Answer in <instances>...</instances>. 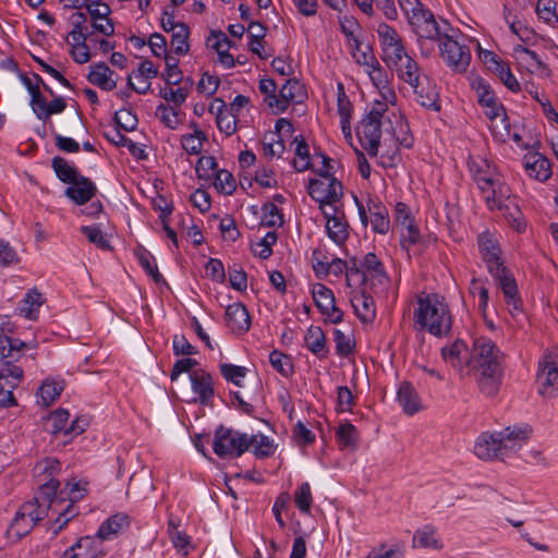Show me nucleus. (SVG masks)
Returning a JSON list of instances; mask_svg holds the SVG:
<instances>
[{
    "label": "nucleus",
    "instance_id": "obj_4",
    "mask_svg": "<svg viewBox=\"0 0 558 558\" xmlns=\"http://www.w3.org/2000/svg\"><path fill=\"white\" fill-rule=\"evenodd\" d=\"M480 193L489 210L500 211L518 232L525 229L522 213L502 175L496 178L495 182L482 189Z\"/></svg>",
    "mask_w": 558,
    "mask_h": 558
},
{
    "label": "nucleus",
    "instance_id": "obj_54",
    "mask_svg": "<svg viewBox=\"0 0 558 558\" xmlns=\"http://www.w3.org/2000/svg\"><path fill=\"white\" fill-rule=\"evenodd\" d=\"M470 293L473 298L478 299V310L483 315H485L489 299L488 289L485 282L480 278H473L470 282Z\"/></svg>",
    "mask_w": 558,
    "mask_h": 558
},
{
    "label": "nucleus",
    "instance_id": "obj_55",
    "mask_svg": "<svg viewBox=\"0 0 558 558\" xmlns=\"http://www.w3.org/2000/svg\"><path fill=\"white\" fill-rule=\"evenodd\" d=\"M404 548L400 544L388 546L386 543L379 544L372 549L366 558H403Z\"/></svg>",
    "mask_w": 558,
    "mask_h": 558
},
{
    "label": "nucleus",
    "instance_id": "obj_17",
    "mask_svg": "<svg viewBox=\"0 0 558 558\" xmlns=\"http://www.w3.org/2000/svg\"><path fill=\"white\" fill-rule=\"evenodd\" d=\"M323 215L326 219V231L330 240L337 245H342L349 236V225L343 215H339L337 206L323 207Z\"/></svg>",
    "mask_w": 558,
    "mask_h": 558
},
{
    "label": "nucleus",
    "instance_id": "obj_45",
    "mask_svg": "<svg viewBox=\"0 0 558 558\" xmlns=\"http://www.w3.org/2000/svg\"><path fill=\"white\" fill-rule=\"evenodd\" d=\"M515 56L518 62L525 66L529 72H536L545 69V64L542 62L538 54L527 48L519 47L515 49Z\"/></svg>",
    "mask_w": 558,
    "mask_h": 558
},
{
    "label": "nucleus",
    "instance_id": "obj_23",
    "mask_svg": "<svg viewBox=\"0 0 558 558\" xmlns=\"http://www.w3.org/2000/svg\"><path fill=\"white\" fill-rule=\"evenodd\" d=\"M190 380L192 390L196 396L193 400L202 404H208L215 392L211 375L204 369H196L190 374Z\"/></svg>",
    "mask_w": 558,
    "mask_h": 558
},
{
    "label": "nucleus",
    "instance_id": "obj_62",
    "mask_svg": "<svg viewBox=\"0 0 558 558\" xmlns=\"http://www.w3.org/2000/svg\"><path fill=\"white\" fill-rule=\"evenodd\" d=\"M383 51L402 41L395 28L387 24H380L377 29Z\"/></svg>",
    "mask_w": 558,
    "mask_h": 558
},
{
    "label": "nucleus",
    "instance_id": "obj_12",
    "mask_svg": "<svg viewBox=\"0 0 558 558\" xmlns=\"http://www.w3.org/2000/svg\"><path fill=\"white\" fill-rule=\"evenodd\" d=\"M537 383L542 396L553 398L558 395V348L547 352L538 362Z\"/></svg>",
    "mask_w": 558,
    "mask_h": 558
},
{
    "label": "nucleus",
    "instance_id": "obj_2",
    "mask_svg": "<svg viewBox=\"0 0 558 558\" xmlns=\"http://www.w3.org/2000/svg\"><path fill=\"white\" fill-rule=\"evenodd\" d=\"M500 350L487 337L474 340L469 364L476 371L480 389L486 396H494L500 384Z\"/></svg>",
    "mask_w": 558,
    "mask_h": 558
},
{
    "label": "nucleus",
    "instance_id": "obj_39",
    "mask_svg": "<svg viewBox=\"0 0 558 558\" xmlns=\"http://www.w3.org/2000/svg\"><path fill=\"white\" fill-rule=\"evenodd\" d=\"M492 61L490 69L499 76L500 81L511 90L519 92L520 84L512 74L509 65L504 61L497 59L496 54L489 53Z\"/></svg>",
    "mask_w": 558,
    "mask_h": 558
},
{
    "label": "nucleus",
    "instance_id": "obj_63",
    "mask_svg": "<svg viewBox=\"0 0 558 558\" xmlns=\"http://www.w3.org/2000/svg\"><path fill=\"white\" fill-rule=\"evenodd\" d=\"M69 417H70V414L66 410L58 409V410L53 411L48 416V420H47V424L50 427V432L52 434H58L61 432L65 434V429H68L66 424H68Z\"/></svg>",
    "mask_w": 558,
    "mask_h": 558
},
{
    "label": "nucleus",
    "instance_id": "obj_19",
    "mask_svg": "<svg viewBox=\"0 0 558 558\" xmlns=\"http://www.w3.org/2000/svg\"><path fill=\"white\" fill-rule=\"evenodd\" d=\"M104 556L102 543L96 536H82L60 558H98Z\"/></svg>",
    "mask_w": 558,
    "mask_h": 558
},
{
    "label": "nucleus",
    "instance_id": "obj_41",
    "mask_svg": "<svg viewBox=\"0 0 558 558\" xmlns=\"http://www.w3.org/2000/svg\"><path fill=\"white\" fill-rule=\"evenodd\" d=\"M336 436L338 444L342 448H348L350 450L356 449L360 434L353 424L349 422L340 423L337 428Z\"/></svg>",
    "mask_w": 558,
    "mask_h": 558
},
{
    "label": "nucleus",
    "instance_id": "obj_48",
    "mask_svg": "<svg viewBox=\"0 0 558 558\" xmlns=\"http://www.w3.org/2000/svg\"><path fill=\"white\" fill-rule=\"evenodd\" d=\"M189 36L190 29L186 24H180L171 33V47L177 54H186L189 52Z\"/></svg>",
    "mask_w": 558,
    "mask_h": 558
},
{
    "label": "nucleus",
    "instance_id": "obj_1",
    "mask_svg": "<svg viewBox=\"0 0 558 558\" xmlns=\"http://www.w3.org/2000/svg\"><path fill=\"white\" fill-rule=\"evenodd\" d=\"M477 243L482 259L486 264L488 272L498 282L510 314L515 316L521 312L518 287L513 276L504 265V258L497 239L490 233H482L478 235Z\"/></svg>",
    "mask_w": 558,
    "mask_h": 558
},
{
    "label": "nucleus",
    "instance_id": "obj_13",
    "mask_svg": "<svg viewBox=\"0 0 558 558\" xmlns=\"http://www.w3.org/2000/svg\"><path fill=\"white\" fill-rule=\"evenodd\" d=\"M312 296L320 313L331 323L338 324L342 320L343 313L336 306L331 289L322 283H315L312 288Z\"/></svg>",
    "mask_w": 558,
    "mask_h": 558
},
{
    "label": "nucleus",
    "instance_id": "obj_10",
    "mask_svg": "<svg viewBox=\"0 0 558 558\" xmlns=\"http://www.w3.org/2000/svg\"><path fill=\"white\" fill-rule=\"evenodd\" d=\"M247 441L246 434L219 426L214 435L213 450L221 459L238 458L247 450Z\"/></svg>",
    "mask_w": 558,
    "mask_h": 558
},
{
    "label": "nucleus",
    "instance_id": "obj_33",
    "mask_svg": "<svg viewBox=\"0 0 558 558\" xmlns=\"http://www.w3.org/2000/svg\"><path fill=\"white\" fill-rule=\"evenodd\" d=\"M412 546L440 550L444 547V544L441 538L438 536L436 529L433 525L427 524L414 532Z\"/></svg>",
    "mask_w": 558,
    "mask_h": 558
},
{
    "label": "nucleus",
    "instance_id": "obj_59",
    "mask_svg": "<svg viewBox=\"0 0 558 558\" xmlns=\"http://www.w3.org/2000/svg\"><path fill=\"white\" fill-rule=\"evenodd\" d=\"M269 362L271 366L279 372L282 376L289 377L293 373V365L288 355L280 351L274 350L269 354Z\"/></svg>",
    "mask_w": 558,
    "mask_h": 558
},
{
    "label": "nucleus",
    "instance_id": "obj_29",
    "mask_svg": "<svg viewBox=\"0 0 558 558\" xmlns=\"http://www.w3.org/2000/svg\"><path fill=\"white\" fill-rule=\"evenodd\" d=\"M372 229L380 234H386L390 228L389 213L387 207L377 198L367 202Z\"/></svg>",
    "mask_w": 558,
    "mask_h": 558
},
{
    "label": "nucleus",
    "instance_id": "obj_25",
    "mask_svg": "<svg viewBox=\"0 0 558 558\" xmlns=\"http://www.w3.org/2000/svg\"><path fill=\"white\" fill-rule=\"evenodd\" d=\"M390 68L393 69L399 78L408 83L416 94H422V92L418 90L421 77L420 66L411 56L407 54L402 60Z\"/></svg>",
    "mask_w": 558,
    "mask_h": 558
},
{
    "label": "nucleus",
    "instance_id": "obj_14",
    "mask_svg": "<svg viewBox=\"0 0 558 558\" xmlns=\"http://www.w3.org/2000/svg\"><path fill=\"white\" fill-rule=\"evenodd\" d=\"M356 135L367 154L372 157L377 156L381 136L380 121L365 116L356 128Z\"/></svg>",
    "mask_w": 558,
    "mask_h": 558
},
{
    "label": "nucleus",
    "instance_id": "obj_15",
    "mask_svg": "<svg viewBox=\"0 0 558 558\" xmlns=\"http://www.w3.org/2000/svg\"><path fill=\"white\" fill-rule=\"evenodd\" d=\"M305 96L304 87L296 80H287L279 90L278 98L270 97L269 108L275 114L282 113L291 102H301Z\"/></svg>",
    "mask_w": 558,
    "mask_h": 558
},
{
    "label": "nucleus",
    "instance_id": "obj_27",
    "mask_svg": "<svg viewBox=\"0 0 558 558\" xmlns=\"http://www.w3.org/2000/svg\"><path fill=\"white\" fill-rule=\"evenodd\" d=\"M97 189L94 182L88 178L81 175L74 182L69 184L65 190V195L77 205L88 203L95 195Z\"/></svg>",
    "mask_w": 558,
    "mask_h": 558
},
{
    "label": "nucleus",
    "instance_id": "obj_28",
    "mask_svg": "<svg viewBox=\"0 0 558 558\" xmlns=\"http://www.w3.org/2000/svg\"><path fill=\"white\" fill-rule=\"evenodd\" d=\"M87 78L93 85L107 92L114 89L118 84V75L104 62L93 64Z\"/></svg>",
    "mask_w": 558,
    "mask_h": 558
},
{
    "label": "nucleus",
    "instance_id": "obj_51",
    "mask_svg": "<svg viewBox=\"0 0 558 558\" xmlns=\"http://www.w3.org/2000/svg\"><path fill=\"white\" fill-rule=\"evenodd\" d=\"M348 47L353 59L359 64L365 66V69L376 63L377 60L368 45H362L359 40L355 43V45H349Z\"/></svg>",
    "mask_w": 558,
    "mask_h": 558
},
{
    "label": "nucleus",
    "instance_id": "obj_31",
    "mask_svg": "<svg viewBox=\"0 0 558 558\" xmlns=\"http://www.w3.org/2000/svg\"><path fill=\"white\" fill-rule=\"evenodd\" d=\"M130 526V517L124 512L116 513L109 517L98 529L95 535L99 541L111 539L120 532Z\"/></svg>",
    "mask_w": 558,
    "mask_h": 558
},
{
    "label": "nucleus",
    "instance_id": "obj_53",
    "mask_svg": "<svg viewBox=\"0 0 558 558\" xmlns=\"http://www.w3.org/2000/svg\"><path fill=\"white\" fill-rule=\"evenodd\" d=\"M213 179L215 189L220 193L230 195L236 189V181L228 170H218Z\"/></svg>",
    "mask_w": 558,
    "mask_h": 558
},
{
    "label": "nucleus",
    "instance_id": "obj_56",
    "mask_svg": "<svg viewBox=\"0 0 558 558\" xmlns=\"http://www.w3.org/2000/svg\"><path fill=\"white\" fill-rule=\"evenodd\" d=\"M262 226L271 228L280 227L283 223V217L280 209L272 203H266L262 207Z\"/></svg>",
    "mask_w": 558,
    "mask_h": 558
},
{
    "label": "nucleus",
    "instance_id": "obj_24",
    "mask_svg": "<svg viewBox=\"0 0 558 558\" xmlns=\"http://www.w3.org/2000/svg\"><path fill=\"white\" fill-rule=\"evenodd\" d=\"M523 168L534 180L545 182L551 177L550 161L539 153H529L523 157Z\"/></svg>",
    "mask_w": 558,
    "mask_h": 558
},
{
    "label": "nucleus",
    "instance_id": "obj_47",
    "mask_svg": "<svg viewBox=\"0 0 558 558\" xmlns=\"http://www.w3.org/2000/svg\"><path fill=\"white\" fill-rule=\"evenodd\" d=\"M466 347L460 341L456 340L449 347H445L441 350L442 359L454 368H461L463 364L462 354L465 353Z\"/></svg>",
    "mask_w": 558,
    "mask_h": 558
},
{
    "label": "nucleus",
    "instance_id": "obj_44",
    "mask_svg": "<svg viewBox=\"0 0 558 558\" xmlns=\"http://www.w3.org/2000/svg\"><path fill=\"white\" fill-rule=\"evenodd\" d=\"M250 447L257 458L269 457L275 451L272 440L263 434L248 436L247 449Z\"/></svg>",
    "mask_w": 558,
    "mask_h": 558
},
{
    "label": "nucleus",
    "instance_id": "obj_37",
    "mask_svg": "<svg viewBox=\"0 0 558 558\" xmlns=\"http://www.w3.org/2000/svg\"><path fill=\"white\" fill-rule=\"evenodd\" d=\"M306 348L316 356L325 357L327 354L326 350V337L323 329L318 326H311L304 337Z\"/></svg>",
    "mask_w": 558,
    "mask_h": 558
},
{
    "label": "nucleus",
    "instance_id": "obj_42",
    "mask_svg": "<svg viewBox=\"0 0 558 558\" xmlns=\"http://www.w3.org/2000/svg\"><path fill=\"white\" fill-rule=\"evenodd\" d=\"M23 378V369L16 365L5 362L0 367V386L4 389L14 390Z\"/></svg>",
    "mask_w": 558,
    "mask_h": 558
},
{
    "label": "nucleus",
    "instance_id": "obj_18",
    "mask_svg": "<svg viewBox=\"0 0 558 558\" xmlns=\"http://www.w3.org/2000/svg\"><path fill=\"white\" fill-rule=\"evenodd\" d=\"M468 165L471 177L480 191L502 175L494 163L484 158H471Z\"/></svg>",
    "mask_w": 558,
    "mask_h": 558
},
{
    "label": "nucleus",
    "instance_id": "obj_38",
    "mask_svg": "<svg viewBox=\"0 0 558 558\" xmlns=\"http://www.w3.org/2000/svg\"><path fill=\"white\" fill-rule=\"evenodd\" d=\"M217 106L216 123L220 132L227 136L232 135L236 131V117L230 110H227V106L223 100L216 99Z\"/></svg>",
    "mask_w": 558,
    "mask_h": 558
},
{
    "label": "nucleus",
    "instance_id": "obj_6",
    "mask_svg": "<svg viewBox=\"0 0 558 558\" xmlns=\"http://www.w3.org/2000/svg\"><path fill=\"white\" fill-rule=\"evenodd\" d=\"M389 281L384 264L374 253H367L362 259H350V268L347 272L349 288L386 286Z\"/></svg>",
    "mask_w": 558,
    "mask_h": 558
},
{
    "label": "nucleus",
    "instance_id": "obj_11",
    "mask_svg": "<svg viewBox=\"0 0 558 558\" xmlns=\"http://www.w3.org/2000/svg\"><path fill=\"white\" fill-rule=\"evenodd\" d=\"M45 517H47V507H39L38 497H34L20 507L11 523L10 532L22 537L28 534Z\"/></svg>",
    "mask_w": 558,
    "mask_h": 558
},
{
    "label": "nucleus",
    "instance_id": "obj_36",
    "mask_svg": "<svg viewBox=\"0 0 558 558\" xmlns=\"http://www.w3.org/2000/svg\"><path fill=\"white\" fill-rule=\"evenodd\" d=\"M64 387L65 385L63 380H56L52 378L45 379L37 392L38 403L46 408L50 407L59 399Z\"/></svg>",
    "mask_w": 558,
    "mask_h": 558
},
{
    "label": "nucleus",
    "instance_id": "obj_22",
    "mask_svg": "<svg viewBox=\"0 0 558 558\" xmlns=\"http://www.w3.org/2000/svg\"><path fill=\"white\" fill-rule=\"evenodd\" d=\"M158 75V69L149 60H144L138 69L128 76V85L137 94L144 95L150 89L151 80Z\"/></svg>",
    "mask_w": 558,
    "mask_h": 558
},
{
    "label": "nucleus",
    "instance_id": "obj_3",
    "mask_svg": "<svg viewBox=\"0 0 558 558\" xmlns=\"http://www.w3.org/2000/svg\"><path fill=\"white\" fill-rule=\"evenodd\" d=\"M413 314L414 327L435 337L447 336L452 326V317L444 296L437 293H423L417 296Z\"/></svg>",
    "mask_w": 558,
    "mask_h": 558
},
{
    "label": "nucleus",
    "instance_id": "obj_16",
    "mask_svg": "<svg viewBox=\"0 0 558 558\" xmlns=\"http://www.w3.org/2000/svg\"><path fill=\"white\" fill-rule=\"evenodd\" d=\"M29 105L35 116L45 123L50 120L52 114L61 113L66 108L63 97H56L50 102H47L40 88L31 95Z\"/></svg>",
    "mask_w": 558,
    "mask_h": 558
},
{
    "label": "nucleus",
    "instance_id": "obj_20",
    "mask_svg": "<svg viewBox=\"0 0 558 558\" xmlns=\"http://www.w3.org/2000/svg\"><path fill=\"white\" fill-rule=\"evenodd\" d=\"M531 429L521 426H508L497 432L506 457L517 452L529 439Z\"/></svg>",
    "mask_w": 558,
    "mask_h": 558
},
{
    "label": "nucleus",
    "instance_id": "obj_61",
    "mask_svg": "<svg viewBox=\"0 0 558 558\" xmlns=\"http://www.w3.org/2000/svg\"><path fill=\"white\" fill-rule=\"evenodd\" d=\"M199 179L211 180L217 173V161L213 156H202L195 167Z\"/></svg>",
    "mask_w": 558,
    "mask_h": 558
},
{
    "label": "nucleus",
    "instance_id": "obj_52",
    "mask_svg": "<svg viewBox=\"0 0 558 558\" xmlns=\"http://www.w3.org/2000/svg\"><path fill=\"white\" fill-rule=\"evenodd\" d=\"M535 11L537 16L546 24L555 26L558 23L556 2L554 0H538Z\"/></svg>",
    "mask_w": 558,
    "mask_h": 558
},
{
    "label": "nucleus",
    "instance_id": "obj_35",
    "mask_svg": "<svg viewBox=\"0 0 558 558\" xmlns=\"http://www.w3.org/2000/svg\"><path fill=\"white\" fill-rule=\"evenodd\" d=\"M59 481L56 478H49L46 483L41 484L39 490L35 497H38L39 507H47L49 510L57 511V507L61 506L63 500L56 498L57 490L59 488Z\"/></svg>",
    "mask_w": 558,
    "mask_h": 558
},
{
    "label": "nucleus",
    "instance_id": "obj_60",
    "mask_svg": "<svg viewBox=\"0 0 558 558\" xmlns=\"http://www.w3.org/2000/svg\"><path fill=\"white\" fill-rule=\"evenodd\" d=\"M294 501L299 510L308 514L311 512L313 496L308 483H302L294 494Z\"/></svg>",
    "mask_w": 558,
    "mask_h": 558
},
{
    "label": "nucleus",
    "instance_id": "obj_21",
    "mask_svg": "<svg viewBox=\"0 0 558 558\" xmlns=\"http://www.w3.org/2000/svg\"><path fill=\"white\" fill-rule=\"evenodd\" d=\"M474 453L482 460L504 459L506 457L497 432L481 434L475 441Z\"/></svg>",
    "mask_w": 558,
    "mask_h": 558
},
{
    "label": "nucleus",
    "instance_id": "obj_34",
    "mask_svg": "<svg viewBox=\"0 0 558 558\" xmlns=\"http://www.w3.org/2000/svg\"><path fill=\"white\" fill-rule=\"evenodd\" d=\"M397 399L403 411L409 415H413L422 409L421 399L415 388L408 381L400 385Z\"/></svg>",
    "mask_w": 558,
    "mask_h": 558
},
{
    "label": "nucleus",
    "instance_id": "obj_50",
    "mask_svg": "<svg viewBox=\"0 0 558 558\" xmlns=\"http://www.w3.org/2000/svg\"><path fill=\"white\" fill-rule=\"evenodd\" d=\"M206 138L203 131L195 129L194 133L181 137V145L187 154L197 155L202 151Z\"/></svg>",
    "mask_w": 558,
    "mask_h": 558
},
{
    "label": "nucleus",
    "instance_id": "obj_32",
    "mask_svg": "<svg viewBox=\"0 0 558 558\" xmlns=\"http://www.w3.org/2000/svg\"><path fill=\"white\" fill-rule=\"evenodd\" d=\"M351 304L355 314L363 323H372L376 317L374 299L366 294L365 290L352 293Z\"/></svg>",
    "mask_w": 558,
    "mask_h": 558
},
{
    "label": "nucleus",
    "instance_id": "obj_58",
    "mask_svg": "<svg viewBox=\"0 0 558 558\" xmlns=\"http://www.w3.org/2000/svg\"><path fill=\"white\" fill-rule=\"evenodd\" d=\"M136 256L140 265L144 268L147 275L154 279L155 282L159 283L163 280L162 275L159 272L155 259L149 252L146 250H141L136 252Z\"/></svg>",
    "mask_w": 558,
    "mask_h": 558
},
{
    "label": "nucleus",
    "instance_id": "obj_26",
    "mask_svg": "<svg viewBox=\"0 0 558 558\" xmlns=\"http://www.w3.org/2000/svg\"><path fill=\"white\" fill-rule=\"evenodd\" d=\"M226 323L235 333H244L251 327V317L242 303L230 304L226 308Z\"/></svg>",
    "mask_w": 558,
    "mask_h": 558
},
{
    "label": "nucleus",
    "instance_id": "obj_30",
    "mask_svg": "<svg viewBox=\"0 0 558 558\" xmlns=\"http://www.w3.org/2000/svg\"><path fill=\"white\" fill-rule=\"evenodd\" d=\"M86 9L92 19L93 29L105 36H112L114 33V25L109 17L111 13L109 5L102 4L97 8L86 5Z\"/></svg>",
    "mask_w": 558,
    "mask_h": 558
},
{
    "label": "nucleus",
    "instance_id": "obj_43",
    "mask_svg": "<svg viewBox=\"0 0 558 558\" xmlns=\"http://www.w3.org/2000/svg\"><path fill=\"white\" fill-rule=\"evenodd\" d=\"M43 302V295L39 292L29 291L21 301L19 312L22 316L28 319H36V313L38 312Z\"/></svg>",
    "mask_w": 558,
    "mask_h": 558
},
{
    "label": "nucleus",
    "instance_id": "obj_49",
    "mask_svg": "<svg viewBox=\"0 0 558 558\" xmlns=\"http://www.w3.org/2000/svg\"><path fill=\"white\" fill-rule=\"evenodd\" d=\"M156 117L169 129L175 130L182 122L178 108L168 106V105H159L155 111Z\"/></svg>",
    "mask_w": 558,
    "mask_h": 558
},
{
    "label": "nucleus",
    "instance_id": "obj_57",
    "mask_svg": "<svg viewBox=\"0 0 558 558\" xmlns=\"http://www.w3.org/2000/svg\"><path fill=\"white\" fill-rule=\"evenodd\" d=\"M81 232L88 239L90 243L95 244L97 247L105 251L111 248L109 241L105 238L99 226H83L81 227Z\"/></svg>",
    "mask_w": 558,
    "mask_h": 558
},
{
    "label": "nucleus",
    "instance_id": "obj_64",
    "mask_svg": "<svg viewBox=\"0 0 558 558\" xmlns=\"http://www.w3.org/2000/svg\"><path fill=\"white\" fill-rule=\"evenodd\" d=\"M166 71L162 73V77L168 85H178L183 77L181 70L179 69V61L171 56H166Z\"/></svg>",
    "mask_w": 558,
    "mask_h": 558
},
{
    "label": "nucleus",
    "instance_id": "obj_46",
    "mask_svg": "<svg viewBox=\"0 0 558 558\" xmlns=\"http://www.w3.org/2000/svg\"><path fill=\"white\" fill-rule=\"evenodd\" d=\"M51 165L57 177L64 183L71 184L81 177L76 169L62 157H53Z\"/></svg>",
    "mask_w": 558,
    "mask_h": 558
},
{
    "label": "nucleus",
    "instance_id": "obj_40",
    "mask_svg": "<svg viewBox=\"0 0 558 558\" xmlns=\"http://www.w3.org/2000/svg\"><path fill=\"white\" fill-rule=\"evenodd\" d=\"M292 145L294 146L295 158L293 167L298 172H303L312 167L310 148L303 136H296Z\"/></svg>",
    "mask_w": 558,
    "mask_h": 558
},
{
    "label": "nucleus",
    "instance_id": "obj_9",
    "mask_svg": "<svg viewBox=\"0 0 558 558\" xmlns=\"http://www.w3.org/2000/svg\"><path fill=\"white\" fill-rule=\"evenodd\" d=\"M472 89L475 92L477 101L484 109V114L489 119L492 128H496L498 122L507 128V116L502 104L496 97L490 85L482 77H475L471 82Z\"/></svg>",
    "mask_w": 558,
    "mask_h": 558
},
{
    "label": "nucleus",
    "instance_id": "obj_7",
    "mask_svg": "<svg viewBox=\"0 0 558 558\" xmlns=\"http://www.w3.org/2000/svg\"><path fill=\"white\" fill-rule=\"evenodd\" d=\"M319 178L310 180L307 192L310 196L319 204V209L336 206L342 195V184L329 170H318Z\"/></svg>",
    "mask_w": 558,
    "mask_h": 558
},
{
    "label": "nucleus",
    "instance_id": "obj_5",
    "mask_svg": "<svg viewBox=\"0 0 558 558\" xmlns=\"http://www.w3.org/2000/svg\"><path fill=\"white\" fill-rule=\"evenodd\" d=\"M403 11L407 13L409 23L418 37L421 49L427 41H438L448 29L446 22L440 25L434 14L426 10L420 1L407 0L403 4Z\"/></svg>",
    "mask_w": 558,
    "mask_h": 558
},
{
    "label": "nucleus",
    "instance_id": "obj_8",
    "mask_svg": "<svg viewBox=\"0 0 558 558\" xmlns=\"http://www.w3.org/2000/svg\"><path fill=\"white\" fill-rule=\"evenodd\" d=\"M440 57L446 65L456 73L466 72L471 62V50L464 43L447 33L438 40Z\"/></svg>",
    "mask_w": 558,
    "mask_h": 558
}]
</instances>
